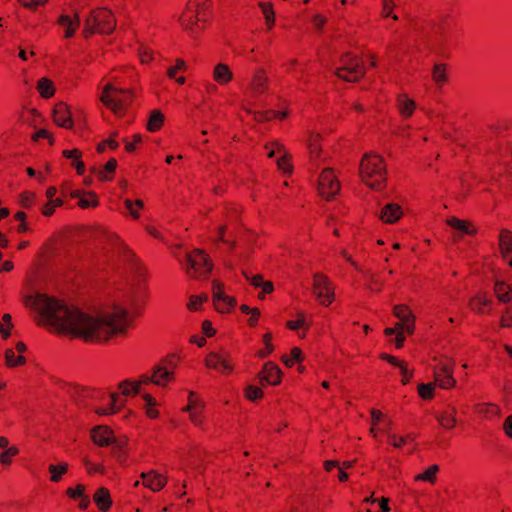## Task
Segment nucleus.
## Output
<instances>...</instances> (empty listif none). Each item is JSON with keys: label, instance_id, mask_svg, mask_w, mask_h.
<instances>
[{"label": "nucleus", "instance_id": "f257e3e1", "mask_svg": "<svg viewBox=\"0 0 512 512\" xmlns=\"http://www.w3.org/2000/svg\"><path fill=\"white\" fill-rule=\"evenodd\" d=\"M23 302L38 313V323L49 331L71 335L86 342L103 343L124 336L131 322L125 309L87 314L45 294L27 295Z\"/></svg>", "mask_w": 512, "mask_h": 512}, {"label": "nucleus", "instance_id": "f03ea898", "mask_svg": "<svg viewBox=\"0 0 512 512\" xmlns=\"http://www.w3.org/2000/svg\"><path fill=\"white\" fill-rule=\"evenodd\" d=\"M359 174L368 187L382 190L387 179L385 160L377 154H365L360 162Z\"/></svg>", "mask_w": 512, "mask_h": 512}, {"label": "nucleus", "instance_id": "7ed1b4c3", "mask_svg": "<svg viewBox=\"0 0 512 512\" xmlns=\"http://www.w3.org/2000/svg\"><path fill=\"white\" fill-rule=\"evenodd\" d=\"M208 22L207 0H189L179 16V24L185 31L197 35Z\"/></svg>", "mask_w": 512, "mask_h": 512}, {"label": "nucleus", "instance_id": "20e7f679", "mask_svg": "<svg viewBox=\"0 0 512 512\" xmlns=\"http://www.w3.org/2000/svg\"><path fill=\"white\" fill-rule=\"evenodd\" d=\"M134 99L132 90L117 88L112 84L103 87L100 95L101 103L117 116H123Z\"/></svg>", "mask_w": 512, "mask_h": 512}, {"label": "nucleus", "instance_id": "39448f33", "mask_svg": "<svg viewBox=\"0 0 512 512\" xmlns=\"http://www.w3.org/2000/svg\"><path fill=\"white\" fill-rule=\"evenodd\" d=\"M116 28V19L112 11L107 8L94 9L85 21L84 37L92 34H111Z\"/></svg>", "mask_w": 512, "mask_h": 512}, {"label": "nucleus", "instance_id": "423d86ee", "mask_svg": "<svg viewBox=\"0 0 512 512\" xmlns=\"http://www.w3.org/2000/svg\"><path fill=\"white\" fill-rule=\"evenodd\" d=\"M186 273L191 278L207 276L213 269V263L209 255L202 249H194L186 256Z\"/></svg>", "mask_w": 512, "mask_h": 512}, {"label": "nucleus", "instance_id": "0eeeda50", "mask_svg": "<svg viewBox=\"0 0 512 512\" xmlns=\"http://www.w3.org/2000/svg\"><path fill=\"white\" fill-rule=\"evenodd\" d=\"M341 66L335 74L346 82H357L365 75V67L361 59L352 54H344L341 57Z\"/></svg>", "mask_w": 512, "mask_h": 512}, {"label": "nucleus", "instance_id": "6e6552de", "mask_svg": "<svg viewBox=\"0 0 512 512\" xmlns=\"http://www.w3.org/2000/svg\"><path fill=\"white\" fill-rule=\"evenodd\" d=\"M204 365L207 369L213 370L223 376H230L235 372L236 364L230 352L226 350L209 352L205 359Z\"/></svg>", "mask_w": 512, "mask_h": 512}, {"label": "nucleus", "instance_id": "1a4fd4ad", "mask_svg": "<svg viewBox=\"0 0 512 512\" xmlns=\"http://www.w3.org/2000/svg\"><path fill=\"white\" fill-rule=\"evenodd\" d=\"M312 293L323 307H329L335 301V287L324 273L313 275Z\"/></svg>", "mask_w": 512, "mask_h": 512}, {"label": "nucleus", "instance_id": "9d476101", "mask_svg": "<svg viewBox=\"0 0 512 512\" xmlns=\"http://www.w3.org/2000/svg\"><path fill=\"white\" fill-rule=\"evenodd\" d=\"M341 190V183L332 168L323 169L317 182L318 195L326 201L334 200Z\"/></svg>", "mask_w": 512, "mask_h": 512}, {"label": "nucleus", "instance_id": "9b49d317", "mask_svg": "<svg viewBox=\"0 0 512 512\" xmlns=\"http://www.w3.org/2000/svg\"><path fill=\"white\" fill-rule=\"evenodd\" d=\"M455 362L448 357H441L434 367V383L442 389H452L456 386L453 376Z\"/></svg>", "mask_w": 512, "mask_h": 512}, {"label": "nucleus", "instance_id": "f8f14e48", "mask_svg": "<svg viewBox=\"0 0 512 512\" xmlns=\"http://www.w3.org/2000/svg\"><path fill=\"white\" fill-rule=\"evenodd\" d=\"M205 402L194 391H190L187 397V405L182 408L183 412L188 413L189 421L194 426H202L205 420Z\"/></svg>", "mask_w": 512, "mask_h": 512}, {"label": "nucleus", "instance_id": "ddd939ff", "mask_svg": "<svg viewBox=\"0 0 512 512\" xmlns=\"http://www.w3.org/2000/svg\"><path fill=\"white\" fill-rule=\"evenodd\" d=\"M270 84V77L267 70L263 67H259L253 71L247 90L254 97L262 96L269 91Z\"/></svg>", "mask_w": 512, "mask_h": 512}, {"label": "nucleus", "instance_id": "4468645a", "mask_svg": "<svg viewBox=\"0 0 512 512\" xmlns=\"http://www.w3.org/2000/svg\"><path fill=\"white\" fill-rule=\"evenodd\" d=\"M497 250L501 259L512 268V231L501 228L497 235Z\"/></svg>", "mask_w": 512, "mask_h": 512}, {"label": "nucleus", "instance_id": "2eb2a0df", "mask_svg": "<svg viewBox=\"0 0 512 512\" xmlns=\"http://www.w3.org/2000/svg\"><path fill=\"white\" fill-rule=\"evenodd\" d=\"M468 308L478 316L490 315L493 301L486 292L479 291L468 300Z\"/></svg>", "mask_w": 512, "mask_h": 512}, {"label": "nucleus", "instance_id": "dca6fc26", "mask_svg": "<svg viewBox=\"0 0 512 512\" xmlns=\"http://www.w3.org/2000/svg\"><path fill=\"white\" fill-rule=\"evenodd\" d=\"M282 375L283 373L279 366L272 361H268L258 372L257 377L262 385L277 386L282 381Z\"/></svg>", "mask_w": 512, "mask_h": 512}, {"label": "nucleus", "instance_id": "f3484780", "mask_svg": "<svg viewBox=\"0 0 512 512\" xmlns=\"http://www.w3.org/2000/svg\"><path fill=\"white\" fill-rule=\"evenodd\" d=\"M90 439L98 447H107L116 443L115 433L107 425H97L91 428Z\"/></svg>", "mask_w": 512, "mask_h": 512}, {"label": "nucleus", "instance_id": "a211bd4d", "mask_svg": "<svg viewBox=\"0 0 512 512\" xmlns=\"http://www.w3.org/2000/svg\"><path fill=\"white\" fill-rule=\"evenodd\" d=\"M393 315L406 328V334L412 335L415 331L416 316L408 305L398 304L393 307Z\"/></svg>", "mask_w": 512, "mask_h": 512}, {"label": "nucleus", "instance_id": "6ab92c4d", "mask_svg": "<svg viewBox=\"0 0 512 512\" xmlns=\"http://www.w3.org/2000/svg\"><path fill=\"white\" fill-rule=\"evenodd\" d=\"M52 116L54 123L59 127L71 129L74 125L70 107L64 102L55 104Z\"/></svg>", "mask_w": 512, "mask_h": 512}, {"label": "nucleus", "instance_id": "aec40b11", "mask_svg": "<svg viewBox=\"0 0 512 512\" xmlns=\"http://www.w3.org/2000/svg\"><path fill=\"white\" fill-rule=\"evenodd\" d=\"M26 351V345L24 342H18L15 348H9L5 350V365L8 368H14L22 366L26 363V358L23 355Z\"/></svg>", "mask_w": 512, "mask_h": 512}, {"label": "nucleus", "instance_id": "412c9836", "mask_svg": "<svg viewBox=\"0 0 512 512\" xmlns=\"http://www.w3.org/2000/svg\"><path fill=\"white\" fill-rule=\"evenodd\" d=\"M323 136L315 131L308 134L306 145L309 152V157L312 161L320 160L323 156Z\"/></svg>", "mask_w": 512, "mask_h": 512}, {"label": "nucleus", "instance_id": "4be33fe9", "mask_svg": "<svg viewBox=\"0 0 512 512\" xmlns=\"http://www.w3.org/2000/svg\"><path fill=\"white\" fill-rule=\"evenodd\" d=\"M417 108L416 102L406 93H400L396 97V109L403 119H409Z\"/></svg>", "mask_w": 512, "mask_h": 512}, {"label": "nucleus", "instance_id": "5701e85b", "mask_svg": "<svg viewBox=\"0 0 512 512\" xmlns=\"http://www.w3.org/2000/svg\"><path fill=\"white\" fill-rule=\"evenodd\" d=\"M402 216L403 209L397 203H388L384 205L379 212V219L385 224L396 223Z\"/></svg>", "mask_w": 512, "mask_h": 512}, {"label": "nucleus", "instance_id": "b1692460", "mask_svg": "<svg viewBox=\"0 0 512 512\" xmlns=\"http://www.w3.org/2000/svg\"><path fill=\"white\" fill-rule=\"evenodd\" d=\"M152 384L166 387L169 382L174 380V372L169 370L163 363L152 368Z\"/></svg>", "mask_w": 512, "mask_h": 512}, {"label": "nucleus", "instance_id": "393cba45", "mask_svg": "<svg viewBox=\"0 0 512 512\" xmlns=\"http://www.w3.org/2000/svg\"><path fill=\"white\" fill-rule=\"evenodd\" d=\"M141 478L143 479V485L154 492L160 491L167 484V477L155 471L143 472Z\"/></svg>", "mask_w": 512, "mask_h": 512}, {"label": "nucleus", "instance_id": "a878e982", "mask_svg": "<svg viewBox=\"0 0 512 512\" xmlns=\"http://www.w3.org/2000/svg\"><path fill=\"white\" fill-rule=\"evenodd\" d=\"M457 409L454 406H448L440 411L436 418L439 425L445 429L452 430L457 425Z\"/></svg>", "mask_w": 512, "mask_h": 512}, {"label": "nucleus", "instance_id": "bb28decb", "mask_svg": "<svg viewBox=\"0 0 512 512\" xmlns=\"http://www.w3.org/2000/svg\"><path fill=\"white\" fill-rule=\"evenodd\" d=\"M446 224L465 235L475 236L478 233V229L475 224L469 220L459 219L456 217H450L446 220Z\"/></svg>", "mask_w": 512, "mask_h": 512}, {"label": "nucleus", "instance_id": "cd10ccee", "mask_svg": "<svg viewBox=\"0 0 512 512\" xmlns=\"http://www.w3.org/2000/svg\"><path fill=\"white\" fill-rule=\"evenodd\" d=\"M212 78L217 84L225 86L233 80V72L227 64L218 63L213 68Z\"/></svg>", "mask_w": 512, "mask_h": 512}, {"label": "nucleus", "instance_id": "c85d7f7f", "mask_svg": "<svg viewBox=\"0 0 512 512\" xmlns=\"http://www.w3.org/2000/svg\"><path fill=\"white\" fill-rule=\"evenodd\" d=\"M152 383V375L148 376L146 374L140 376L137 381H122L119 383V389L121 393L125 396L130 395V390L128 387H132L133 394H138L142 385H148Z\"/></svg>", "mask_w": 512, "mask_h": 512}, {"label": "nucleus", "instance_id": "c756f323", "mask_svg": "<svg viewBox=\"0 0 512 512\" xmlns=\"http://www.w3.org/2000/svg\"><path fill=\"white\" fill-rule=\"evenodd\" d=\"M93 501L101 512H108L113 503L110 492L105 487H100L95 491Z\"/></svg>", "mask_w": 512, "mask_h": 512}, {"label": "nucleus", "instance_id": "7c9ffc66", "mask_svg": "<svg viewBox=\"0 0 512 512\" xmlns=\"http://www.w3.org/2000/svg\"><path fill=\"white\" fill-rule=\"evenodd\" d=\"M496 299L503 304L512 302V285L504 281H496L493 287Z\"/></svg>", "mask_w": 512, "mask_h": 512}, {"label": "nucleus", "instance_id": "2f4dec72", "mask_svg": "<svg viewBox=\"0 0 512 512\" xmlns=\"http://www.w3.org/2000/svg\"><path fill=\"white\" fill-rule=\"evenodd\" d=\"M474 410L477 414L488 420L501 416V409L495 403H478L474 406Z\"/></svg>", "mask_w": 512, "mask_h": 512}, {"label": "nucleus", "instance_id": "473e14b6", "mask_svg": "<svg viewBox=\"0 0 512 512\" xmlns=\"http://www.w3.org/2000/svg\"><path fill=\"white\" fill-rule=\"evenodd\" d=\"M58 24L65 28V38H71L80 25V19L77 15L73 17L61 15L58 19Z\"/></svg>", "mask_w": 512, "mask_h": 512}, {"label": "nucleus", "instance_id": "72a5a7b5", "mask_svg": "<svg viewBox=\"0 0 512 512\" xmlns=\"http://www.w3.org/2000/svg\"><path fill=\"white\" fill-rule=\"evenodd\" d=\"M116 168L117 161L115 158H111L110 160L107 161V163L104 165L102 169L91 168L90 171L92 173H95L100 181L104 182L113 179Z\"/></svg>", "mask_w": 512, "mask_h": 512}, {"label": "nucleus", "instance_id": "f704fd0d", "mask_svg": "<svg viewBox=\"0 0 512 512\" xmlns=\"http://www.w3.org/2000/svg\"><path fill=\"white\" fill-rule=\"evenodd\" d=\"M62 155L66 159H72L71 165L76 169L78 175L85 172V164L82 161V152L79 149L64 150Z\"/></svg>", "mask_w": 512, "mask_h": 512}, {"label": "nucleus", "instance_id": "c9c22d12", "mask_svg": "<svg viewBox=\"0 0 512 512\" xmlns=\"http://www.w3.org/2000/svg\"><path fill=\"white\" fill-rule=\"evenodd\" d=\"M36 89L44 99L53 97L56 92L53 81L46 77L40 78L37 81Z\"/></svg>", "mask_w": 512, "mask_h": 512}, {"label": "nucleus", "instance_id": "e433bc0d", "mask_svg": "<svg viewBox=\"0 0 512 512\" xmlns=\"http://www.w3.org/2000/svg\"><path fill=\"white\" fill-rule=\"evenodd\" d=\"M245 278L250 282V284L255 288H261L264 293H273L274 285L272 281L264 280L261 274L254 275L252 277H248L245 272H243Z\"/></svg>", "mask_w": 512, "mask_h": 512}, {"label": "nucleus", "instance_id": "4c0bfd02", "mask_svg": "<svg viewBox=\"0 0 512 512\" xmlns=\"http://www.w3.org/2000/svg\"><path fill=\"white\" fill-rule=\"evenodd\" d=\"M165 121V116L160 110H153L148 118L146 129L149 132L159 131Z\"/></svg>", "mask_w": 512, "mask_h": 512}, {"label": "nucleus", "instance_id": "58836bf2", "mask_svg": "<svg viewBox=\"0 0 512 512\" xmlns=\"http://www.w3.org/2000/svg\"><path fill=\"white\" fill-rule=\"evenodd\" d=\"M438 472H439V466L436 464L431 465L422 473L417 474L414 477V481L415 482L424 481V482H428L431 485H434L437 481Z\"/></svg>", "mask_w": 512, "mask_h": 512}, {"label": "nucleus", "instance_id": "ea45409f", "mask_svg": "<svg viewBox=\"0 0 512 512\" xmlns=\"http://www.w3.org/2000/svg\"><path fill=\"white\" fill-rule=\"evenodd\" d=\"M285 326L291 331H297L300 328L308 329L310 327V325L307 323L306 314L304 311H297L295 313V319L286 321Z\"/></svg>", "mask_w": 512, "mask_h": 512}, {"label": "nucleus", "instance_id": "a19ab883", "mask_svg": "<svg viewBox=\"0 0 512 512\" xmlns=\"http://www.w3.org/2000/svg\"><path fill=\"white\" fill-rule=\"evenodd\" d=\"M304 360V355L299 347H293L290 350V355H282L281 361L288 368H292L295 363H301Z\"/></svg>", "mask_w": 512, "mask_h": 512}, {"label": "nucleus", "instance_id": "79ce46f5", "mask_svg": "<svg viewBox=\"0 0 512 512\" xmlns=\"http://www.w3.org/2000/svg\"><path fill=\"white\" fill-rule=\"evenodd\" d=\"M259 7L264 15L265 24L271 30L275 24V12L271 2H260Z\"/></svg>", "mask_w": 512, "mask_h": 512}, {"label": "nucleus", "instance_id": "37998d69", "mask_svg": "<svg viewBox=\"0 0 512 512\" xmlns=\"http://www.w3.org/2000/svg\"><path fill=\"white\" fill-rule=\"evenodd\" d=\"M432 79L438 86H442L448 81L446 64L440 63L433 66Z\"/></svg>", "mask_w": 512, "mask_h": 512}, {"label": "nucleus", "instance_id": "c03bdc74", "mask_svg": "<svg viewBox=\"0 0 512 512\" xmlns=\"http://www.w3.org/2000/svg\"><path fill=\"white\" fill-rule=\"evenodd\" d=\"M123 403H119V395L116 393L111 394V404L108 408H96L95 413L97 415H112L120 411Z\"/></svg>", "mask_w": 512, "mask_h": 512}, {"label": "nucleus", "instance_id": "a18cd8bd", "mask_svg": "<svg viewBox=\"0 0 512 512\" xmlns=\"http://www.w3.org/2000/svg\"><path fill=\"white\" fill-rule=\"evenodd\" d=\"M48 471L50 473V481L57 483L62 479V476L65 475L68 471V464L61 463L58 465L50 464L48 467Z\"/></svg>", "mask_w": 512, "mask_h": 512}, {"label": "nucleus", "instance_id": "49530a36", "mask_svg": "<svg viewBox=\"0 0 512 512\" xmlns=\"http://www.w3.org/2000/svg\"><path fill=\"white\" fill-rule=\"evenodd\" d=\"M124 206H125L126 210H128L130 216L133 219H139L140 211L143 209L144 203L140 199H137L135 201H132L130 199H125Z\"/></svg>", "mask_w": 512, "mask_h": 512}, {"label": "nucleus", "instance_id": "de8ad7c7", "mask_svg": "<svg viewBox=\"0 0 512 512\" xmlns=\"http://www.w3.org/2000/svg\"><path fill=\"white\" fill-rule=\"evenodd\" d=\"M262 342L264 348L257 351L256 356L260 359L268 357L274 351V345L272 344V334L267 332L262 336Z\"/></svg>", "mask_w": 512, "mask_h": 512}, {"label": "nucleus", "instance_id": "09e8293b", "mask_svg": "<svg viewBox=\"0 0 512 512\" xmlns=\"http://www.w3.org/2000/svg\"><path fill=\"white\" fill-rule=\"evenodd\" d=\"M99 205V200H98V197L96 195V193L92 192V191H88L87 193H85L82 198L78 201V206L81 207L82 209H87V208H94V207H97Z\"/></svg>", "mask_w": 512, "mask_h": 512}, {"label": "nucleus", "instance_id": "8fccbe9b", "mask_svg": "<svg viewBox=\"0 0 512 512\" xmlns=\"http://www.w3.org/2000/svg\"><path fill=\"white\" fill-rule=\"evenodd\" d=\"M19 454V449L16 446H10L0 454V463L4 467H9L13 458Z\"/></svg>", "mask_w": 512, "mask_h": 512}, {"label": "nucleus", "instance_id": "3c124183", "mask_svg": "<svg viewBox=\"0 0 512 512\" xmlns=\"http://www.w3.org/2000/svg\"><path fill=\"white\" fill-rule=\"evenodd\" d=\"M13 326L11 315L5 313L0 322V335L2 339H8L10 337Z\"/></svg>", "mask_w": 512, "mask_h": 512}, {"label": "nucleus", "instance_id": "603ef678", "mask_svg": "<svg viewBox=\"0 0 512 512\" xmlns=\"http://www.w3.org/2000/svg\"><path fill=\"white\" fill-rule=\"evenodd\" d=\"M213 303L217 311L227 313L236 305V299L231 296H226L225 298H222L221 301L217 300Z\"/></svg>", "mask_w": 512, "mask_h": 512}, {"label": "nucleus", "instance_id": "864d4df0", "mask_svg": "<svg viewBox=\"0 0 512 512\" xmlns=\"http://www.w3.org/2000/svg\"><path fill=\"white\" fill-rule=\"evenodd\" d=\"M435 387H436V384L434 382L428 383V384L421 383L418 385L417 391H418L419 396L422 399L430 400L434 397Z\"/></svg>", "mask_w": 512, "mask_h": 512}, {"label": "nucleus", "instance_id": "5fc2aeb1", "mask_svg": "<svg viewBox=\"0 0 512 512\" xmlns=\"http://www.w3.org/2000/svg\"><path fill=\"white\" fill-rule=\"evenodd\" d=\"M208 300V296L206 294L202 295H191L187 302V309L189 311H197L200 309L201 305Z\"/></svg>", "mask_w": 512, "mask_h": 512}, {"label": "nucleus", "instance_id": "6e6d98bb", "mask_svg": "<svg viewBox=\"0 0 512 512\" xmlns=\"http://www.w3.org/2000/svg\"><path fill=\"white\" fill-rule=\"evenodd\" d=\"M116 137H117L116 132L111 133L109 139L97 144L96 151L101 154L106 150L107 147L112 150H115L119 145L118 142L116 141Z\"/></svg>", "mask_w": 512, "mask_h": 512}, {"label": "nucleus", "instance_id": "4d7b16f0", "mask_svg": "<svg viewBox=\"0 0 512 512\" xmlns=\"http://www.w3.org/2000/svg\"><path fill=\"white\" fill-rule=\"evenodd\" d=\"M245 398L249 401L260 400L264 396V392L260 387L249 385L244 390Z\"/></svg>", "mask_w": 512, "mask_h": 512}, {"label": "nucleus", "instance_id": "13d9d810", "mask_svg": "<svg viewBox=\"0 0 512 512\" xmlns=\"http://www.w3.org/2000/svg\"><path fill=\"white\" fill-rule=\"evenodd\" d=\"M83 464H84L88 474H94V473L104 474L105 473V468L102 463L93 462L88 457L83 458Z\"/></svg>", "mask_w": 512, "mask_h": 512}, {"label": "nucleus", "instance_id": "bf43d9fd", "mask_svg": "<svg viewBox=\"0 0 512 512\" xmlns=\"http://www.w3.org/2000/svg\"><path fill=\"white\" fill-rule=\"evenodd\" d=\"M499 326L501 328H512V306L503 310L499 319Z\"/></svg>", "mask_w": 512, "mask_h": 512}, {"label": "nucleus", "instance_id": "052dcab7", "mask_svg": "<svg viewBox=\"0 0 512 512\" xmlns=\"http://www.w3.org/2000/svg\"><path fill=\"white\" fill-rule=\"evenodd\" d=\"M277 167L284 174H291L293 171V165L288 155H283L277 160Z\"/></svg>", "mask_w": 512, "mask_h": 512}, {"label": "nucleus", "instance_id": "680f3d73", "mask_svg": "<svg viewBox=\"0 0 512 512\" xmlns=\"http://www.w3.org/2000/svg\"><path fill=\"white\" fill-rule=\"evenodd\" d=\"M393 328L396 333L395 346L397 348H401L405 341L404 334L406 333V328L404 326H402L401 322H399V321L395 323Z\"/></svg>", "mask_w": 512, "mask_h": 512}, {"label": "nucleus", "instance_id": "e2e57ef3", "mask_svg": "<svg viewBox=\"0 0 512 512\" xmlns=\"http://www.w3.org/2000/svg\"><path fill=\"white\" fill-rule=\"evenodd\" d=\"M186 63L183 59L178 58L175 60V64L167 69V76L171 79L175 78L179 71L186 70Z\"/></svg>", "mask_w": 512, "mask_h": 512}, {"label": "nucleus", "instance_id": "0e129e2a", "mask_svg": "<svg viewBox=\"0 0 512 512\" xmlns=\"http://www.w3.org/2000/svg\"><path fill=\"white\" fill-rule=\"evenodd\" d=\"M63 205V201L60 198H56L55 201H47L42 209V214L46 217L53 215L55 208Z\"/></svg>", "mask_w": 512, "mask_h": 512}, {"label": "nucleus", "instance_id": "69168bd1", "mask_svg": "<svg viewBox=\"0 0 512 512\" xmlns=\"http://www.w3.org/2000/svg\"><path fill=\"white\" fill-rule=\"evenodd\" d=\"M39 139H47L51 146L54 144V137L52 133L46 129H40L32 135L33 141H38Z\"/></svg>", "mask_w": 512, "mask_h": 512}, {"label": "nucleus", "instance_id": "338daca9", "mask_svg": "<svg viewBox=\"0 0 512 512\" xmlns=\"http://www.w3.org/2000/svg\"><path fill=\"white\" fill-rule=\"evenodd\" d=\"M85 489L84 485L78 484L75 488H68L66 494L71 499H79L85 494Z\"/></svg>", "mask_w": 512, "mask_h": 512}, {"label": "nucleus", "instance_id": "774afa93", "mask_svg": "<svg viewBox=\"0 0 512 512\" xmlns=\"http://www.w3.org/2000/svg\"><path fill=\"white\" fill-rule=\"evenodd\" d=\"M20 198L21 205L25 208H30L35 201V193L26 191L20 195Z\"/></svg>", "mask_w": 512, "mask_h": 512}]
</instances>
